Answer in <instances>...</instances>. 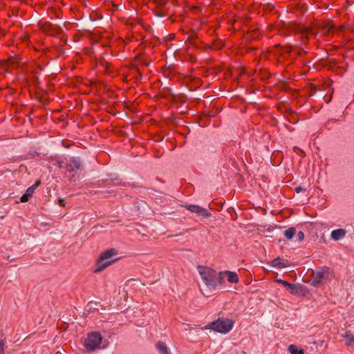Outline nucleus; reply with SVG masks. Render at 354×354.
Wrapping results in <instances>:
<instances>
[{"label":"nucleus","mask_w":354,"mask_h":354,"mask_svg":"<svg viewBox=\"0 0 354 354\" xmlns=\"http://www.w3.org/2000/svg\"><path fill=\"white\" fill-rule=\"evenodd\" d=\"M344 26L335 28L328 22L313 23L310 26L306 28L301 26H295V31L301 35L304 42L306 43L310 37H315L320 32L325 37H330L334 32H339L342 30Z\"/></svg>","instance_id":"nucleus-1"},{"label":"nucleus","mask_w":354,"mask_h":354,"mask_svg":"<svg viewBox=\"0 0 354 354\" xmlns=\"http://www.w3.org/2000/svg\"><path fill=\"white\" fill-rule=\"evenodd\" d=\"M197 270L203 282L209 290H215L223 283V272H217L212 268L204 266H198Z\"/></svg>","instance_id":"nucleus-2"},{"label":"nucleus","mask_w":354,"mask_h":354,"mask_svg":"<svg viewBox=\"0 0 354 354\" xmlns=\"http://www.w3.org/2000/svg\"><path fill=\"white\" fill-rule=\"evenodd\" d=\"M117 254L118 252L114 248L106 250L100 253L99 257L97 258L95 262L93 272H100L109 266L112 265L114 262H115L118 260V259L114 260H111V259Z\"/></svg>","instance_id":"nucleus-3"},{"label":"nucleus","mask_w":354,"mask_h":354,"mask_svg":"<svg viewBox=\"0 0 354 354\" xmlns=\"http://www.w3.org/2000/svg\"><path fill=\"white\" fill-rule=\"evenodd\" d=\"M234 322L230 319L218 318L205 327V329H212L216 332L226 334L233 328Z\"/></svg>","instance_id":"nucleus-4"},{"label":"nucleus","mask_w":354,"mask_h":354,"mask_svg":"<svg viewBox=\"0 0 354 354\" xmlns=\"http://www.w3.org/2000/svg\"><path fill=\"white\" fill-rule=\"evenodd\" d=\"M334 277V273L330 268H322L313 273V285L318 286L321 283L331 281Z\"/></svg>","instance_id":"nucleus-5"},{"label":"nucleus","mask_w":354,"mask_h":354,"mask_svg":"<svg viewBox=\"0 0 354 354\" xmlns=\"http://www.w3.org/2000/svg\"><path fill=\"white\" fill-rule=\"evenodd\" d=\"M102 340V337L100 333L92 332L85 339L84 346L87 350L94 351L99 348Z\"/></svg>","instance_id":"nucleus-6"},{"label":"nucleus","mask_w":354,"mask_h":354,"mask_svg":"<svg viewBox=\"0 0 354 354\" xmlns=\"http://www.w3.org/2000/svg\"><path fill=\"white\" fill-rule=\"evenodd\" d=\"M291 50L292 48L290 46H281L280 44H277L271 47L269 52L275 56H283L290 53Z\"/></svg>","instance_id":"nucleus-7"},{"label":"nucleus","mask_w":354,"mask_h":354,"mask_svg":"<svg viewBox=\"0 0 354 354\" xmlns=\"http://www.w3.org/2000/svg\"><path fill=\"white\" fill-rule=\"evenodd\" d=\"M185 208L190 212L205 218L211 216V214L205 208L195 205H187Z\"/></svg>","instance_id":"nucleus-8"},{"label":"nucleus","mask_w":354,"mask_h":354,"mask_svg":"<svg viewBox=\"0 0 354 354\" xmlns=\"http://www.w3.org/2000/svg\"><path fill=\"white\" fill-rule=\"evenodd\" d=\"M82 167L80 159L75 157L71 158L66 166L67 170L70 172L81 169Z\"/></svg>","instance_id":"nucleus-9"},{"label":"nucleus","mask_w":354,"mask_h":354,"mask_svg":"<svg viewBox=\"0 0 354 354\" xmlns=\"http://www.w3.org/2000/svg\"><path fill=\"white\" fill-rule=\"evenodd\" d=\"M141 73L140 71L136 68H131L129 69V73L128 75H125V80L129 81L131 78H135L136 80H140Z\"/></svg>","instance_id":"nucleus-10"},{"label":"nucleus","mask_w":354,"mask_h":354,"mask_svg":"<svg viewBox=\"0 0 354 354\" xmlns=\"http://www.w3.org/2000/svg\"><path fill=\"white\" fill-rule=\"evenodd\" d=\"M223 273V279H225V276H227V280L229 282L232 283H236L239 282V277L236 273L232 271H225Z\"/></svg>","instance_id":"nucleus-11"},{"label":"nucleus","mask_w":354,"mask_h":354,"mask_svg":"<svg viewBox=\"0 0 354 354\" xmlns=\"http://www.w3.org/2000/svg\"><path fill=\"white\" fill-rule=\"evenodd\" d=\"M346 234V231L344 229H337L332 231L331 232V238L333 240L337 241L340 240L344 237Z\"/></svg>","instance_id":"nucleus-12"},{"label":"nucleus","mask_w":354,"mask_h":354,"mask_svg":"<svg viewBox=\"0 0 354 354\" xmlns=\"http://www.w3.org/2000/svg\"><path fill=\"white\" fill-rule=\"evenodd\" d=\"M346 339V345L348 346H353L354 345V336L350 330H347L342 335Z\"/></svg>","instance_id":"nucleus-13"},{"label":"nucleus","mask_w":354,"mask_h":354,"mask_svg":"<svg viewBox=\"0 0 354 354\" xmlns=\"http://www.w3.org/2000/svg\"><path fill=\"white\" fill-rule=\"evenodd\" d=\"M288 351L290 354H304V349L298 348L295 344H290L288 348Z\"/></svg>","instance_id":"nucleus-14"},{"label":"nucleus","mask_w":354,"mask_h":354,"mask_svg":"<svg viewBox=\"0 0 354 354\" xmlns=\"http://www.w3.org/2000/svg\"><path fill=\"white\" fill-rule=\"evenodd\" d=\"M272 266L273 267L278 268H284L288 266V265L283 261H282V260L279 257H277L272 261Z\"/></svg>","instance_id":"nucleus-15"},{"label":"nucleus","mask_w":354,"mask_h":354,"mask_svg":"<svg viewBox=\"0 0 354 354\" xmlns=\"http://www.w3.org/2000/svg\"><path fill=\"white\" fill-rule=\"evenodd\" d=\"M296 229L290 227L284 232L283 234L287 239L290 240L296 234Z\"/></svg>","instance_id":"nucleus-16"},{"label":"nucleus","mask_w":354,"mask_h":354,"mask_svg":"<svg viewBox=\"0 0 354 354\" xmlns=\"http://www.w3.org/2000/svg\"><path fill=\"white\" fill-rule=\"evenodd\" d=\"M39 185H40V181H39V180H37V181L35 182V183L33 185H32V186L29 187L26 189V191L25 194H27V195L30 198V197L32 196L33 193L35 192V189H36V188H37Z\"/></svg>","instance_id":"nucleus-17"},{"label":"nucleus","mask_w":354,"mask_h":354,"mask_svg":"<svg viewBox=\"0 0 354 354\" xmlns=\"http://www.w3.org/2000/svg\"><path fill=\"white\" fill-rule=\"evenodd\" d=\"M156 346L161 354H168L167 347L163 342H158Z\"/></svg>","instance_id":"nucleus-18"},{"label":"nucleus","mask_w":354,"mask_h":354,"mask_svg":"<svg viewBox=\"0 0 354 354\" xmlns=\"http://www.w3.org/2000/svg\"><path fill=\"white\" fill-rule=\"evenodd\" d=\"M277 282L282 284L283 286H284L285 287H287L288 288H297V286L295 285L292 284V283L287 282L282 279H277Z\"/></svg>","instance_id":"nucleus-19"},{"label":"nucleus","mask_w":354,"mask_h":354,"mask_svg":"<svg viewBox=\"0 0 354 354\" xmlns=\"http://www.w3.org/2000/svg\"><path fill=\"white\" fill-rule=\"evenodd\" d=\"M5 340L0 339V354H5Z\"/></svg>","instance_id":"nucleus-20"},{"label":"nucleus","mask_w":354,"mask_h":354,"mask_svg":"<svg viewBox=\"0 0 354 354\" xmlns=\"http://www.w3.org/2000/svg\"><path fill=\"white\" fill-rule=\"evenodd\" d=\"M297 239L299 241H302L304 239V233L302 231H299L296 233Z\"/></svg>","instance_id":"nucleus-21"},{"label":"nucleus","mask_w":354,"mask_h":354,"mask_svg":"<svg viewBox=\"0 0 354 354\" xmlns=\"http://www.w3.org/2000/svg\"><path fill=\"white\" fill-rule=\"evenodd\" d=\"M30 198V197L26 194H24L21 197V202L22 203H26L28 201V199Z\"/></svg>","instance_id":"nucleus-22"},{"label":"nucleus","mask_w":354,"mask_h":354,"mask_svg":"<svg viewBox=\"0 0 354 354\" xmlns=\"http://www.w3.org/2000/svg\"><path fill=\"white\" fill-rule=\"evenodd\" d=\"M59 204L60 206L64 207V201L63 199H59Z\"/></svg>","instance_id":"nucleus-23"},{"label":"nucleus","mask_w":354,"mask_h":354,"mask_svg":"<svg viewBox=\"0 0 354 354\" xmlns=\"http://www.w3.org/2000/svg\"><path fill=\"white\" fill-rule=\"evenodd\" d=\"M295 289H296V288H290V293H291V294H295Z\"/></svg>","instance_id":"nucleus-24"},{"label":"nucleus","mask_w":354,"mask_h":354,"mask_svg":"<svg viewBox=\"0 0 354 354\" xmlns=\"http://www.w3.org/2000/svg\"><path fill=\"white\" fill-rule=\"evenodd\" d=\"M296 191H297V192H298L299 191H300V188H298V187L296 188Z\"/></svg>","instance_id":"nucleus-25"},{"label":"nucleus","mask_w":354,"mask_h":354,"mask_svg":"<svg viewBox=\"0 0 354 354\" xmlns=\"http://www.w3.org/2000/svg\"><path fill=\"white\" fill-rule=\"evenodd\" d=\"M201 293H203V295H204L207 296V295L205 294V292H203V290H201Z\"/></svg>","instance_id":"nucleus-26"},{"label":"nucleus","mask_w":354,"mask_h":354,"mask_svg":"<svg viewBox=\"0 0 354 354\" xmlns=\"http://www.w3.org/2000/svg\"><path fill=\"white\" fill-rule=\"evenodd\" d=\"M201 293H203V295H204L207 296V295L205 294V292H203V290H201Z\"/></svg>","instance_id":"nucleus-27"},{"label":"nucleus","mask_w":354,"mask_h":354,"mask_svg":"<svg viewBox=\"0 0 354 354\" xmlns=\"http://www.w3.org/2000/svg\"><path fill=\"white\" fill-rule=\"evenodd\" d=\"M201 293H203V295H204L207 296V295L205 294V292H203V290H201Z\"/></svg>","instance_id":"nucleus-28"},{"label":"nucleus","mask_w":354,"mask_h":354,"mask_svg":"<svg viewBox=\"0 0 354 354\" xmlns=\"http://www.w3.org/2000/svg\"><path fill=\"white\" fill-rule=\"evenodd\" d=\"M59 168H62V165H61V163L59 164Z\"/></svg>","instance_id":"nucleus-29"}]
</instances>
